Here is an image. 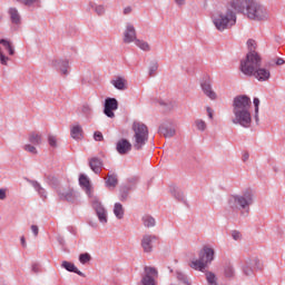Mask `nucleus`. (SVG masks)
I'll return each mask as SVG.
<instances>
[{
	"instance_id": "nucleus-36",
	"label": "nucleus",
	"mask_w": 285,
	"mask_h": 285,
	"mask_svg": "<svg viewBox=\"0 0 285 285\" xmlns=\"http://www.w3.org/2000/svg\"><path fill=\"white\" fill-rule=\"evenodd\" d=\"M90 8H92L96 12V14H98V17H102V14H106V7L99 4V6H95L94 3L89 4Z\"/></svg>"
},
{
	"instance_id": "nucleus-59",
	"label": "nucleus",
	"mask_w": 285,
	"mask_h": 285,
	"mask_svg": "<svg viewBox=\"0 0 285 285\" xmlns=\"http://www.w3.org/2000/svg\"><path fill=\"white\" fill-rule=\"evenodd\" d=\"M20 242H21V246H23V248H26V237H21L20 238Z\"/></svg>"
},
{
	"instance_id": "nucleus-61",
	"label": "nucleus",
	"mask_w": 285,
	"mask_h": 285,
	"mask_svg": "<svg viewBox=\"0 0 285 285\" xmlns=\"http://www.w3.org/2000/svg\"><path fill=\"white\" fill-rule=\"evenodd\" d=\"M274 171L277 173V167H274Z\"/></svg>"
},
{
	"instance_id": "nucleus-26",
	"label": "nucleus",
	"mask_w": 285,
	"mask_h": 285,
	"mask_svg": "<svg viewBox=\"0 0 285 285\" xmlns=\"http://www.w3.org/2000/svg\"><path fill=\"white\" fill-rule=\"evenodd\" d=\"M114 215L118 219H124L125 210H124V205H121V203H116L114 205Z\"/></svg>"
},
{
	"instance_id": "nucleus-10",
	"label": "nucleus",
	"mask_w": 285,
	"mask_h": 285,
	"mask_svg": "<svg viewBox=\"0 0 285 285\" xmlns=\"http://www.w3.org/2000/svg\"><path fill=\"white\" fill-rule=\"evenodd\" d=\"M119 108V102L115 98H107L105 100V109L104 114L106 117H109V119H115V111Z\"/></svg>"
},
{
	"instance_id": "nucleus-51",
	"label": "nucleus",
	"mask_w": 285,
	"mask_h": 285,
	"mask_svg": "<svg viewBox=\"0 0 285 285\" xmlns=\"http://www.w3.org/2000/svg\"><path fill=\"white\" fill-rule=\"evenodd\" d=\"M144 145L142 144H135L131 146V150H142Z\"/></svg>"
},
{
	"instance_id": "nucleus-16",
	"label": "nucleus",
	"mask_w": 285,
	"mask_h": 285,
	"mask_svg": "<svg viewBox=\"0 0 285 285\" xmlns=\"http://www.w3.org/2000/svg\"><path fill=\"white\" fill-rule=\"evenodd\" d=\"M160 135H164L166 139H170L174 135H176L177 129L171 124H163L159 127Z\"/></svg>"
},
{
	"instance_id": "nucleus-31",
	"label": "nucleus",
	"mask_w": 285,
	"mask_h": 285,
	"mask_svg": "<svg viewBox=\"0 0 285 285\" xmlns=\"http://www.w3.org/2000/svg\"><path fill=\"white\" fill-rule=\"evenodd\" d=\"M29 184L37 190V193L40 195V197H46V189L41 187V184L37 180H29Z\"/></svg>"
},
{
	"instance_id": "nucleus-4",
	"label": "nucleus",
	"mask_w": 285,
	"mask_h": 285,
	"mask_svg": "<svg viewBox=\"0 0 285 285\" xmlns=\"http://www.w3.org/2000/svg\"><path fill=\"white\" fill-rule=\"evenodd\" d=\"M254 202L255 195L253 194V190L246 189L242 194L229 196L227 204L230 210H245L246 215H248Z\"/></svg>"
},
{
	"instance_id": "nucleus-29",
	"label": "nucleus",
	"mask_w": 285,
	"mask_h": 285,
	"mask_svg": "<svg viewBox=\"0 0 285 285\" xmlns=\"http://www.w3.org/2000/svg\"><path fill=\"white\" fill-rule=\"evenodd\" d=\"M111 85L117 89V90H126V79L118 77L116 80L111 81Z\"/></svg>"
},
{
	"instance_id": "nucleus-9",
	"label": "nucleus",
	"mask_w": 285,
	"mask_h": 285,
	"mask_svg": "<svg viewBox=\"0 0 285 285\" xmlns=\"http://www.w3.org/2000/svg\"><path fill=\"white\" fill-rule=\"evenodd\" d=\"M158 237L153 234H145L140 240V246L144 253H151L153 248H155V242H157Z\"/></svg>"
},
{
	"instance_id": "nucleus-49",
	"label": "nucleus",
	"mask_w": 285,
	"mask_h": 285,
	"mask_svg": "<svg viewBox=\"0 0 285 285\" xmlns=\"http://www.w3.org/2000/svg\"><path fill=\"white\" fill-rule=\"evenodd\" d=\"M57 141H59V140L57 139V136H55V135H49V136H48V142H49V144H57Z\"/></svg>"
},
{
	"instance_id": "nucleus-60",
	"label": "nucleus",
	"mask_w": 285,
	"mask_h": 285,
	"mask_svg": "<svg viewBox=\"0 0 285 285\" xmlns=\"http://www.w3.org/2000/svg\"><path fill=\"white\" fill-rule=\"evenodd\" d=\"M207 110H208V117H209V119H213V112L210 111V108H208Z\"/></svg>"
},
{
	"instance_id": "nucleus-62",
	"label": "nucleus",
	"mask_w": 285,
	"mask_h": 285,
	"mask_svg": "<svg viewBox=\"0 0 285 285\" xmlns=\"http://www.w3.org/2000/svg\"><path fill=\"white\" fill-rule=\"evenodd\" d=\"M160 106H164V102H160Z\"/></svg>"
},
{
	"instance_id": "nucleus-41",
	"label": "nucleus",
	"mask_w": 285,
	"mask_h": 285,
	"mask_svg": "<svg viewBox=\"0 0 285 285\" xmlns=\"http://www.w3.org/2000/svg\"><path fill=\"white\" fill-rule=\"evenodd\" d=\"M90 259H91V256H90V254H88V253H85V254H80V255H79V262H80V264H88V262H90Z\"/></svg>"
},
{
	"instance_id": "nucleus-42",
	"label": "nucleus",
	"mask_w": 285,
	"mask_h": 285,
	"mask_svg": "<svg viewBox=\"0 0 285 285\" xmlns=\"http://www.w3.org/2000/svg\"><path fill=\"white\" fill-rule=\"evenodd\" d=\"M8 61H10V58H8L6 55H3V50L0 48V63L2 66H8Z\"/></svg>"
},
{
	"instance_id": "nucleus-28",
	"label": "nucleus",
	"mask_w": 285,
	"mask_h": 285,
	"mask_svg": "<svg viewBox=\"0 0 285 285\" xmlns=\"http://www.w3.org/2000/svg\"><path fill=\"white\" fill-rule=\"evenodd\" d=\"M171 195L174 198L177 199V202H181L183 204H186V196L184 195V191L179 188L171 189Z\"/></svg>"
},
{
	"instance_id": "nucleus-38",
	"label": "nucleus",
	"mask_w": 285,
	"mask_h": 285,
	"mask_svg": "<svg viewBox=\"0 0 285 285\" xmlns=\"http://www.w3.org/2000/svg\"><path fill=\"white\" fill-rule=\"evenodd\" d=\"M159 69V63L157 61H151L149 65V77H155V73Z\"/></svg>"
},
{
	"instance_id": "nucleus-2",
	"label": "nucleus",
	"mask_w": 285,
	"mask_h": 285,
	"mask_svg": "<svg viewBox=\"0 0 285 285\" xmlns=\"http://www.w3.org/2000/svg\"><path fill=\"white\" fill-rule=\"evenodd\" d=\"M79 184L90 198V204L98 217V220L102 224V226H106V224H108V210L106 209L99 197L92 194V186L90 185V179H88V176L83 174L80 175Z\"/></svg>"
},
{
	"instance_id": "nucleus-43",
	"label": "nucleus",
	"mask_w": 285,
	"mask_h": 285,
	"mask_svg": "<svg viewBox=\"0 0 285 285\" xmlns=\"http://www.w3.org/2000/svg\"><path fill=\"white\" fill-rule=\"evenodd\" d=\"M225 277H235V268H233V266H227L225 268Z\"/></svg>"
},
{
	"instance_id": "nucleus-30",
	"label": "nucleus",
	"mask_w": 285,
	"mask_h": 285,
	"mask_svg": "<svg viewBox=\"0 0 285 285\" xmlns=\"http://www.w3.org/2000/svg\"><path fill=\"white\" fill-rule=\"evenodd\" d=\"M194 127L196 128V130H198L199 132H206V129L208 128V125L204 121V119H196L194 121Z\"/></svg>"
},
{
	"instance_id": "nucleus-24",
	"label": "nucleus",
	"mask_w": 285,
	"mask_h": 285,
	"mask_svg": "<svg viewBox=\"0 0 285 285\" xmlns=\"http://www.w3.org/2000/svg\"><path fill=\"white\" fill-rule=\"evenodd\" d=\"M141 222L144 224L145 228H154V226H156V224H157L155 218L150 215H144L141 217Z\"/></svg>"
},
{
	"instance_id": "nucleus-7",
	"label": "nucleus",
	"mask_w": 285,
	"mask_h": 285,
	"mask_svg": "<svg viewBox=\"0 0 285 285\" xmlns=\"http://www.w3.org/2000/svg\"><path fill=\"white\" fill-rule=\"evenodd\" d=\"M132 130L135 132V141L136 144H153L154 138L149 136L148 126L140 121H135L132 124Z\"/></svg>"
},
{
	"instance_id": "nucleus-1",
	"label": "nucleus",
	"mask_w": 285,
	"mask_h": 285,
	"mask_svg": "<svg viewBox=\"0 0 285 285\" xmlns=\"http://www.w3.org/2000/svg\"><path fill=\"white\" fill-rule=\"evenodd\" d=\"M253 107V101L250 97L246 95H238L234 97L232 108L234 118L232 122L236 126H242V128H250L253 124V116L250 115V108Z\"/></svg>"
},
{
	"instance_id": "nucleus-19",
	"label": "nucleus",
	"mask_w": 285,
	"mask_h": 285,
	"mask_svg": "<svg viewBox=\"0 0 285 285\" xmlns=\"http://www.w3.org/2000/svg\"><path fill=\"white\" fill-rule=\"evenodd\" d=\"M61 268H65V271H68V273H76V275H79V277H86V274H83L77 266H75V263H70L68 261H63L61 263Z\"/></svg>"
},
{
	"instance_id": "nucleus-15",
	"label": "nucleus",
	"mask_w": 285,
	"mask_h": 285,
	"mask_svg": "<svg viewBox=\"0 0 285 285\" xmlns=\"http://www.w3.org/2000/svg\"><path fill=\"white\" fill-rule=\"evenodd\" d=\"M88 164L95 175H99L104 169V161L98 157L89 158Z\"/></svg>"
},
{
	"instance_id": "nucleus-40",
	"label": "nucleus",
	"mask_w": 285,
	"mask_h": 285,
	"mask_svg": "<svg viewBox=\"0 0 285 285\" xmlns=\"http://www.w3.org/2000/svg\"><path fill=\"white\" fill-rule=\"evenodd\" d=\"M247 48H248V52H257L255 50H257V42L253 39L247 40Z\"/></svg>"
},
{
	"instance_id": "nucleus-46",
	"label": "nucleus",
	"mask_w": 285,
	"mask_h": 285,
	"mask_svg": "<svg viewBox=\"0 0 285 285\" xmlns=\"http://www.w3.org/2000/svg\"><path fill=\"white\" fill-rule=\"evenodd\" d=\"M176 277L179 279V282H184V284H187L186 275L181 272H176Z\"/></svg>"
},
{
	"instance_id": "nucleus-21",
	"label": "nucleus",
	"mask_w": 285,
	"mask_h": 285,
	"mask_svg": "<svg viewBox=\"0 0 285 285\" xmlns=\"http://www.w3.org/2000/svg\"><path fill=\"white\" fill-rule=\"evenodd\" d=\"M202 90L206 97L209 99H217V94L213 90V86H210V82H204L202 83Z\"/></svg>"
},
{
	"instance_id": "nucleus-33",
	"label": "nucleus",
	"mask_w": 285,
	"mask_h": 285,
	"mask_svg": "<svg viewBox=\"0 0 285 285\" xmlns=\"http://www.w3.org/2000/svg\"><path fill=\"white\" fill-rule=\"evenodd\" d=\"M23 150L30 155H37L39 153V145L27 144L23 146Z\"/></svg>"
},
{
	"instance_id": "nucleus-54",
	"label": "nucleus",
	"mask_w": 285,
	"mask_h": 285,
	"mask_svg": "<svg viewBox=\"0 0 285 285\" xmlns=\"http://www.w3.org/2000/svg\"><path fill=\"white\" fill-rule=\"evenodd\" d=\"M275 63H276V66H284L285 61L283 58H277Z\"/></svg>"
},
{
	"instance_id": "nucleus-13",
	"label": "nucleus",
	"mask_w": 285,
	"mask_h": 285,
	"mask_svg": "<svg viewBox=\"0 0 285 285\" xmlns=\"http://www.w3.org/2000/svg\"><path fill=\"white\" fill-rule=\"evenodd\" d=\"M52 68H56V70H59L61 75H68V68H70V62H68V59H56L51 61Z\"/></svg>"
},
{
	"instance_id": "nucleus-25",
	"label": "nucleus",
	"mask_w": 285,
	"mask_h": 285,
	"mask_svg": "<svg viewBox=\"0 0 285 285\" xmlns=\"http://www.w3.org/2000/svg\"><path fill=\"white\" fill-rule=\"evenodd\" d=\"M134 43H135V46H137V48L142 50V52H150V50H151L150 43H148L146 40L136 39V41Z\"/></svg>"
},
{
	"instance_id": "nucleus-20",
	"label": "nucleus",
	"mask_w": 285,
	"mask_h": 285,
	"mask_svg": "<svg viewBox=\"0 0 285 285\" xmlns=\"http://www.w3.org/2000/svg\"><path fill=\"white\" fill-rule=\"evenodd\" d=\"M8 14L10 17L11 23H14L16 26H19V23H21V14L19 13V10L17 8H9Z\"/></svg>"
},
{
	"instance_id": "nucleus-14",
	"label": "nucleus",
	"mask_w": 285,
	"mask_h": 285,
	"mask_svg": "<svg viewBox=\"0 0 285 285\" xmlns=\"http://www.w3.org/2000/svg\"><path fill=\"white\" fill-rule=\"evenodd\" d=\"M199 257L208 266V264H212L213 261L215 259V249L210 247H204L203 250L199 253Z\"/></svg>"
},
{
	"instance_id": "nucleus-58",
	"label": "nucleus",
	"mask_w": 285,
	"mask_h": 285,
	"mask_svg": "<svg viewBox=\"0 0 285 285\" xmlns=\"http://www.w3.org/2000/svg\"><path fill=\"white\" fill-rule=\"evenodd\" d=\"M118 144H130V141H128L126 138H122L118 141Z\"/></svg>"
},
{
	"instance_id": "nucleus-17",
	"label": "nucleus",
	"mask_w": 285,
	"mask_h": 285,
	"mask_svg": "<svg viewBox=\"0 0 285 285\" xmlns=\"http://www.w3.org/2000/svg\"><path fill=\"white\" fill-rule=\"evenodd\" d=\"M70 136L76 141H81L83 139V127L79 124H75L70 127Z\"/></svg>"
},
{
	"instance_id": "nucleus-8",
	"label": "nucleus",
	"mask_w": 285,
	"mask_h": 285,
	"mask_svg": "<svg viewBox=\"0 0 285 285\" xmlns=\"http://www.w3.org/2000/svg\"><path fill=\"white\" fill-rule=\"evenodd\" d=\"M262 268V263H259V258L253 257L247 258L245 261V264L243 265V273L247 277H250L255 271H259Z\"/></svg>"
},
{
	"instance_id": "nucleus-32",
	"label": "nucleus",
	"mask_w": 285,
	"mask_h": 285,
	"mask_svg": "<svg viewBox=\"0 0 285 285\" xmlns=\"http://www.w3.org/2000/svg\"><path fill=\"white\" fill-rule=\"evenodd\" d=\"M0 46H3L4 50H8V53L12 57L14 55V48L12 43L7 39H0Z\"/></svg>"
},
{
	"instance_id": "nucleus-27",
	"label": "nucleus",
	"mask_w": 285,
	"mask_h": 285,
	"mask_svg": "<svg viewBox=\"0 0 285 285\" xmlns=\"http://www.w3.org/2000/svg\"><path fill=\"white\" fill-rule=\"evenodd\" d=\"M28 140L30 144H41V141H43V136L40 132L33 131L29 134Z\"/></svg>"
},
{
	"instance_id": "nucleus-11",
	"label": "nucleus",
	"mask_w": 285,
	"mask_h": 285,
	"mask_svg": "<svg viewBox=\"0 0 285 285\" xmlns=\"http://www.w3.org/2000/svg\"><path fill=\"white\" fill-rule=\"evenodd\" d=\"M124 43H135L137 41V30L135 29V26L130 22L126 24L125 31H124Z\"/></svg>"
},
{
	"instance_id": "nucleus-45",
	"label": "nucleus",
	"mask_w": 285,
	"mask_h": 285,
	"mask_svg": "<svg viewBox=\"0 0 285 285\" xmlns=\"http://www.w3.org/2000/svg\"><path fill=\"white\" fill-rule=\"evenodd\" d=\"M242 1L244 0H229V6L237 12V7L242 6Z\"/></svg>"
},
{
	"instance_id": "nucleus-23",
	"label": "nucleus",
	"mask_w": 285,
	"mask_h": 285,
	"mask_svg": "<svg viewBox=\"0 0 285 285\" xmlns=\"http://www.w3.org/2000/svg\"><path fill=\"white\" fill-rule=\"evenodd\" d=\"M116 150L119 155H128L132 150V144H117Z\"/></svg>"
},
{
	"instance_id": "nucleus-5",
	"label": "nucleus",
	"mask_w": 285,
	"mask_h": 285,
	"mask_svg": "<svg viewBox=\"0 0 285 285\" xmlns=\"http://www.w3.org/2000/svg\"><path fill=\"white\" fill-rule=\"evenodd\" d=\"M213 23L219 32L229 30L232 26L237 23V14L230 8L223 9L213 16Z\"/></svg>"
},
{
	"instance_id": "nucleus-22",
	"label": "nucleus",
	"mask_w": 285,
	"mask_h": 285,
	"mask_svg": "<svg viewBox=\"0 0 285 285\" xmlns=\"http://www.w3.org/2000/svg\"><path fill=\"white\" fill-rule=\"evenodd\" d=\"M189 266L194 271H199L200 273H204V271H206V266H208V265L199 256L198 259L191 261Z\"/></svg>"
},
{
	"instance_id": "nucleus-52",
	"label": "nucleus",
	"mask_w": 285,
	"mask_h": 285,
	"mask_svg": "<svg viewBox=\"0 0 285 285\" xmlns=\"http://www.w3.org/2000/svg\"><path fill=\"white\" fill-rule=\"evenodd\" d=\"M250 154H248V151H243L242 153V161H246L247 159H249Z\"/></svg>"
},
{
	"instance_id": "nucleus-53",
	"label": "nucleus",
	"mask_w": 285,
	"mask_h": 285,
	"mask_svg": "<svg viewBox=\"0 0 285 285\" xmlns=\"http://www.w3.org/2000/svg\"><path fill=\"white\" fill-rule=\"evenodd\" d=\"M6 193H8L7 189H3V188L0 189V200L6 199V197H7V194H6Z\"/></svg>"
},
{
	"instance_id": "nucleus-12",
	"label": "nucleus",
	"mask_w": 285,
	"mask_h": 285,
	"mask_svg": "<svg viewBox=\"0 0 285 285\" xmlns=\"http://www.w3.org/2000/svg\"><path fill=\"white\" fill-rule=\"evenodd\" d=\"M249 77H254L257 81H268L271 79V69L259 66Z\"/></svg>"
},
{
	"instance_id": "nucleus-47",
	"label": "nucleus",
	"mask_w": 285,
	"mask_h": 285,
	"mask_svg": "<svg viewBox=\"0 0 285 285\" xmlns=\"http://www.w3.org/2000/svg\"><path fill=\"white\" fill-rule=\"evenodd\" d=\"M94 139L95 141H104V134H101V131H96L94 134Z\"/></svg>"
},
{
	"instance_id": "nucleus-3",
	"label": "nucleus",
	"mask_w": 285,
	"mask_h": 285,
	"mask_svg": "<svg viewBox=\"0 0 285 285\" xmlns=\"http://www.w3.org/2000/svg\"><path fill=\"white\" fill-rule=\"evenodd\" d=\"M236 8L237 12L246 14L253 21H266L268 19V10L253 0H243L240 6Z\"/></svg>"
},
{
	"instance_id": "nucleus-50",
	"label": "nucleus",
	"mask_w": 285,
	"mask_h": 285,
	"mask_svg": "<svg viewBox=\"0 0 285 285\" xmlns=\"http://www.w3.org/2000/svg\"><path fill=\"white\" fill-rule=\"evenodd\" d=\"M31 232L33 233L35 237L39 235V227L37 225H31Z\"/></svg>"
},
{
	"instance_id": "nucleus-35",
	"label": "nucleus",
	"mask_w": 285,
	"mask_h": 285,
	"mask_svg": "<svg viewBox=\"0 0 285 285\" xmlns=\"http://www.w3.org/2000/svg\"><path fill=\"white\" fill-rule=\"evenodd\" d=\"M206 281L208 285H217V276L213 272H206Z\"/></svg>"
},
{
	"instance_id": "nucleus-39",
	"label": "nucleus",
	"mask_w": 285,
	"mask_h": 285,
	"mask_svg": "<svg viewBox=\"0 0 285 285\" xmlns=\"http://www.w3.org/2000/svg\"><path fill=\"white\" fill-rule=\"evenodd\" d=\"M255 106V121L256 124L259 121V98H254Z\"/></svg>"
},
{
	"instance_id": "nucleus-48",
	"label": "nucleus",
	"mask_w": 285,
	"mask_h": 285,
	"mask_svg": "<svg viewBox=\"0 0 285 285\" xmlns=\"http://www.w3.org/2000/svg\"><path fill=\"white\" fill-rule=\"evenodd\" d=\"M232 237H233V239H235V242H239V239H242V233L234 230L232 233Z\"/></svg>"
},
{
	"instance_id": "nucleus-37",
	"label": "nucleus",
	"mask_w": 285,
	"mask_h": 285,
	"mask_svg": "<svg viewBox=\"0 0 285 285\" xmlns=\"http://www.w3.org/2000/svg\"><path fill=\"white\" fill-rule=\"evenodd\" d=\"M80 110L85 117H90V115H92V107L87 102L81 106Z\"/></svg>"
},
{
	"instance_id": "nucleus-56",
	"label": "nucleus",
	"mask_w": 285,
	"mask_h": 285,
	"mask_svg": "<svg viewBox=\"0 0 285 285\" xmlns=\"http://www.w3.org/2000/svg\"><path fill=\"white\" fill-rule=\"evenodd\" d=\"M175 3H177L178 6H185L186 0H175Z\"/></svg>"
},
{
	"instance_id": "nucleus-57",
	"label": "nucleus",
	"mask_w": 285,
	"mask_h": 285,
	"mask_svg": "<svg viewBox=\"0 0 285 285\" xmlns=\"http://www.w3.org/2000/svg\"><path fill=\"white\" fill-rule=\"evenodd\" d=\"M33 273H39V266L37 264L32 265Z\"/></svg>"
},
{
	"instance_id": "nucleus-6",
	"label": "nucleus",
	"mask_w": 285,
	"mask_h": 285,
	"mask_svg": "<svg viewBox=\"0 0 285 285\" xmlns=\"http://www.w3.org/2000/svg\"><path fill=\"white\" fill-rule=\"evenodd\" d=\"M259 66H262V56L257 52H247L246 57L240 60L239 70L246 77H253Z\"/></svg>"
},
{
	"instance_id": "nucleus-55",
	"label": "nucleus",
	"mask_w": 285,
	"mask_h": 285,
	"mask_svg": "<svg viewBox=\"0 0 285 285\" xmlns=\"http://www.w3.org/2000/svg\"><path fill=\"white\" fill-rule=\"evenodd\" d=\"M130 12H132V8L126 7V8L124 9V14H130Z\"/></svg>"
},
{
	"instance_id": "nucleus-18",
	"label": "nucleus",
	"mask_w": 285,
	"mask_h": 285,
	"mask_svg": "<svg viewBox=\"0 0 285 285\" xmlns=\"http://www.w3.org/2000/svg\"><path fill=\"white\" fill-rule=\"evenodd\" d=\"M58 195L60 199H66L67 202H71V204H75V202H77V197H79V195L72 189L58 190Z\"/></svg>"
},
{
	"instance_id": "nucleus-44",
	"label": "nucleus",
	"mask_w": 285,
	"mask_h": 285,
	"mask_svg": "<svg viewBox=\"0 0 285 285\" xmlns=\"http://www.w3.org/2000/svg\"><path fill=\"white\" fill-rule=\"evenodd\" d=\"M23 6H27L28 8H32L37 3V0H17Z\"/></svg>"
},
{
	"instance_id": "nucleus-34",
	"label": "nucleus",
	"mask_w": 285,
	"mask_h": 285,
	"mask_svg": "<svg viewBox=\"0 0 285 285\" xmlns=\"http://www.w3.org/2000/svg\"><path fill=\"white\" fill-rule=\"evenodd\" d=\"M106 186L107 188H115L117 186V175H108Z\"/></svg>"
}]
</instances>
